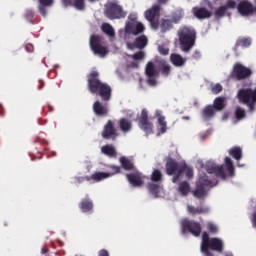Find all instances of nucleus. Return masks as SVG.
Returning a JSON list of instances; mask_svg holds the SVG:
<instances>
[{"mask_svg": "<svg viewBox=\"0 0 256 256\" xmlns=\"http://www.w3.org/2000/svg\"><path fill=\"white\" fill-rule=\"evenodd\" d=\"M224 15H227V9L223 5L214 11L215 19H223Z\"/></svg>", "mask_w": 256, "mask_h": 256, "instance_id": "39", "label": "nucleus"}, {"mask_svg": "<svg viewBox=\"0 0 256 256\" xmlns=\"http://www.w3.org/2000/svg\"><path fill=\"white\" fill-rule=\"evenodd\" d=\"M147 189L151 195H154L157 197L159 195V184L156 183H148Z\"/></svg>", "mask_w": 256, "mask_h": 256, "instance_id": "40", "label": "nucleus"}, {"mask_svg": "<svg viewBox=\"0 0 256 256\" xmlns=\"http://www.w3.org/2000/svg\"><path fill=\"white\" fill-rule=\"evenodd\" d=\"M158 51H159L160 55H169V47H167L165 45L159 46Z\"/></svg>", "mask_w": 256, "mask_h": 256, "instance_id": "49", "label": "nucleus"}, {"mask_svg": "<svg viewBox=\"0 0 256 256\" xmlns=\"http://www.w3.org/2000/svg\"><path fill=\"white\" fill-rule=\"evenodd\" d=\"M109 169H111L112 172H108L110 175H117V173H121V167L120 166H115V165H110Z\"/></svg>", "mask_w": 256, "mask_h": 256, "instance_id": "48", "label": "nucleus"}, {"mask_svg": "<svg viewBox=\"0 0 256 256\" xmlns=\"http://www.w3.org/2000/svg\"><path fill=\"white\" fill-rule=\"evenodd\" d=\"M47 5L40 4L39 5V13L42 15V17L47 16Z\"/></svg>", "mask_w": 256, "mask_h": 256, "instance_id": "51", "label": "nucleus"}, {"mask_svg": "<svg viewBox=\"0 0 256 256\" xmlns=\"http://www.w3.org/2000/svg\"><path fill=\"white\" fill-rule=\"evenodd\" d=\"M235 117L238 121H241V119H245V109L237 107L235 111Z\"/></svg>", "mask_w": 256, "mask_h": 256, "instance_id": "43", "label": "nucleus"}, {"mask_svg": "<svg viewBox=\"0 0 256 256\" xmlns=\"http://www.w3.org/2000/svg\"><path fill=\"white\" fill-rule=\"evenodd\" d=\"M98 256H109V252L105 249L99 251Z\"/></svg>", "mask_w": 256, "mask_h": 256, "instance_id": "58", "label": "nucleus"}, {"mask_svg": "<svg viewBox=\"0 0 256 256\" xmlns=\"http://www.w3.org/2000/svg\"><path fill=\"white\" fill-rule=\"evenodd\" d=\"M159 11H161V6L154 5L150 10H147L145 12V17L147 21L153 22L155 20V17H157Z\"/></svg>", "mask_w": 256, "mask_h": 256, "instance_id": "29", "label": "nucleus"}, {"mask_svg": "<svg viewBox=\"0 0 256 256\" xmlns=\"http://www.w3.org/2000/svg\"><path fill=\"white\" fill-rule=\"evenodd\" d=\"M101 31L105 33V35H108L110 39H113L115 37V30L113 29V26L109 23H103L101 26Z\"/></svg>", "mask_w": 256, "mask_h": 256, "instance_id": "32", "label": "nucleus"}, {"mask_svg": "<svg viewBox=\"0 0 256 256\" xmlns=\"http://www.w3.org/2000/svg\"><path fill=\"white\" fill-rule=\"evenodd\" d=\"M118 127L122 133H129L133 129V122L129 118H120Z\"/></svg>", "mask_w": 256, "mask_h": 256, "instance_id": "24", "label": "nucleus"}, {"mask_svg": "<svg viewBox=\"0 0 256 256\" xmlns=\"http://www.w3.org/2000/svg\"><path fill=\"white\" fill-rule=\"evenodd\" d=\"M47 251H48L47 248H42V249H41V254H42V255H45V253H47Z\"/></svg>", "mask_w": 256, "mask_h": 256, "instance_id": "62", "label": "nucleus"}, {"mask_svg": "<svg viewBox=\"0 0 256 256\" xmlns=\"http://www.w3.org/2000/svg\"><path fill=\"white\" fill-rule=\"evenodd\" d=\"M120 164L122 166V168L125 171H135V164L133 163V161L125 156L120 157L119 159Z\"/></svg>", "mask_w": 256, "mask_h": 256, "instance_id": "28", "label": "nucleus"}, {"mask_svg": "<svg viewBox=\"0 0 256 256\" xmlns=\"http://www.w3.org/2000/svg\"><path fill=\"white\" fill-rule=\"evenodd\" d=\"M192 13L194 15V17H196V19H211V17H213V12L209 11V9L205 8V7H194L192 8Z\"/></svg>", "mask_w": 256, "mask_h": 256, "instance_id": "18", "label": "nucleus"}, {"mask_svg": "<svg viewBox=\"0 0 256 256\" xmlns=\"http://www.w3.org/2000/svg\"><path fill=\"white\" fill-rule=\"evenodd\" d=\"M216 251L217 253H223V240L219 238H211L208 243V251Z\"/></svg>", "mask_w": 256, "mask_h": 256, "instance_id": "23", "label": "nucleus"}, {"mask_svg": "<svg viewBox=\"0 0 256 256\" xmlns=\"http://www.w3.org/2000/svg\"><path fill=\"white\" fill-rule=\"evenodd\" d=\"M101 43H103V36L93 34L90 37L89 45L91 51L94 53V55H98L99 57H105L109 53V50Z\"/></svg>", "mask_w": 256, "mask_h": 256, "instance_id": "8", "label": "nucleus"}, {"mask_svg": "<svg viewBox=\"0 0 256 256\" xmlns=\"http://www.w3.org/2000/svg\"><path fill=\"white\" fill-rule=\"evenodd\" d=\"M156 63L157 65L155 66L152 61H149L145 66V75L147 77L146 83L150 87H155L157 85L159 72L164 75V77H169V75H171V65H169L165 59L156 60Z\"/></svg>", "mask_w": 256, "mask_h": 256, "instance_id": "2", "label": "nucleus"}, {"mask_svg": "<svg viewBox=\"0 0 256 256\" xmlns=\"http://www.w3.org/2000/svg\"><path fill=\"white\" fill-rule=\"evenodd\" d=\"M92 109L96 117H107L109 115V106L107 103L103 104L99 100L93 103Z\"/></svg>", "mask_w": 256, "mask_h": 256, "instance_id": "17", "label": "nucleus"}, {"mask_svg": "<svg viewBox=\"0 0 256 256\" xmlns=\"http://www.w3.org/2000/svg\"><path fill=\"white\" fill-rule=\"evenodd\" d=\"M186 177H188L189 179H191V177H193V169L188 168L186 170Z\"/></svg>", "mask_w": 256, "mask_h": 256, "instance_id": "57", "label": "nucleus"}, {"mask_svg": "<svg viewBox=\"0 0 256 256\" xmlns=\"http://www.w3.org/2000/svg\"><path fill=\"white\" fill-rule=\"evenodd\" d=\"M183 19V11H178L173 15V23H179Z\"/></svg>", "mask_w": 256, "mask_h": 256, "instance_id": "45", "label": "nucleus"}, {"mask_svg": "<svg viewBox=\"0 0 256 256\" xmlns=\"http://www.w3.org/2000/svg\"><path fill=\"white\" fill-rule=\"evenodd\" d=\"M201 57V51L199 50H195L193 55H192V59H199Z\"/></svg>", "mask_w": 256, "mask_h": 256, "instance_id": "55", "label": "nucleus"}, {"mask_svg": "<svg viewBox=\"0 0 256 256\" xmlns=\"http://www.w3.org/2000/svg\"><path fill=\"white\" fill-rule=\"evenodd\" d=\"M72 7H75L78 11L85 10V0H73Z\"/></svg>", "mask_w": 256, "mask_h": 256, "instance_id": "42", "label": "nucleus"}, {"mask_svg": "<svg viewBox=\"0 0 256 256\" xmlns=\"http://www.w3.org/2000/svg\"><path fill=\"white\" fill-rule=\"evenodd\" d=\"M225 101V97H217L215 98L212 107H214L216 111H223L225 108Z\"/></svg>", "mask_w": 256, "mask_h": 256, "instance_id": "33", "label": "nucleus"}, {"mask_svg": "<svg viewBox=\"0 0 256 256\" xmlns=\"http://www.w3.org/2000/svg\"><path fill=\"white\" fill-rule=\"evenodd\" d=\"M237 11L242 17H249L253 15L254 7L249 0H242L237 5Z\"/></svg>", "mask_w": 256, "mask_h": 256, "instance_id": "14", "label": "nucleus"}, {"mask_svg": "<svg viewBox=\"0 0 256 256\" xmlns=\"http://www.w3.org/2000/svg\"><path fill=\"white\" fill-rule=\"evenodd\" d=\"M147 43H149L147 36L141 35L136 37L134 42H127L126 47L130 51H133L134 49H145V47H147Z\"/></svg>", "mask_w": 256, "mask_h": 256, "instance_id": "16", "label": "nucleus"}, {"mask_svg": "<svg viewBox=\"0 0 256 256\" xmlns=\"http://www.w3.org/2000/svg\"><path fill=\"white\" fill-rule=\"evenodd\" d=\"M177 35L181 51L183 53H189L195 47L197 32L191 26H182L178 29Z\"/></svg>", "mask_w": 256, "mask_h": 256, "instance_id": "3", "label": "nucleus"}, {"mask_svg": "<svg viewBox=\"0 0 256 256\" xmlns=\"http://www.w3.org/2000/svg\"><path fill=\"white\" fill-rule=\"evenodd\" d=\"M187 212L190 215H205L209 212V207H206V206L195 207V206L188 205Z\"/></svg>", "mask_w": 256, "mask_h": 256, "instance_id": "25", "label": "nucleus"}, {"mask_svg": "<svg viewBox=\"0 0 256 256\" xmlns=\"http://www.w3.org/2000/svg\"><path fill=\"white\" fill-rule=\"evenodd\" d=\"M207 187H213V182H211L207 176H203L199 179L193 191V195L196 199H205V197H207Z\"/></svg>", "mask_w": 256, "mask_h": 256, "instance_id": "10", "label": "nucleus"}, {"mask_svg": "<svg viewBox=\"0 0 256 256\" xmlns=\"http://www.w3.org/2000/svg\"><path fill=\"white\" fill-rule=\"evenodd\" d=\"M166 173L168 175H174L172 178L173 183H177L179 178L185 171H187V164L179 163L174 159H169L165 165Z\"/></svg>", "mask_w": 256, "mask_h": 256, "instance_id": "6", "label": "nucleus"}, {"mask_svg": "<svg viewBox=\"0 0 256 256\" xmlns=\"http://www.w3.org/2000/svg\"><path fill=\"white\" fill-rule=\"evenodd\" d=\"M160 28L162 33H165L169 31L170 29H173V22L171 20H162L160 24Z\"/></svg>", "mask_w": 256, "mask_h": 256, "instance_id": "38", "label": "nucleus"}, {"mask_svg": "<svg viewBox=\"0 0 256 256\" xmlns=\"http://www.w3.org/2000/svg\"><path fill=\"white\" fill-rule=\"evenodd\" d=\"M181 227H182V233H191V235H193L194 237H199L201 235V223L199 222H195L193 220H187L185 219L184 221H182L181 223Z\"/></svg>", "mask_w": 256, "mask_h": 256, "instance_id": "11", "label": "nucleus"}, {"mask_svg": "<svg viewBox=\"0 0 256 256\" xmlns=\"http://www.w3.org/2000/svg\"><path fill=\"white\" fill-rule=\"evenodd\" d=\"M40 5H47L51 7L53 5V0H38Z\"/></svg>", "mask_w": 256, "mask_h": 256, "instance_id": "53", "label": "nucleus"}, {"mask_svg": "<svg viewBox=\"0 0 256 256\" xmlns=\"http://www.w3.org/2000/svg\"><path fill=\"white\" fill-rule=\"evenodd\" d=\"M101 136L104 139H111L112 141H117V137H119V132L117 128H115V123L112 120H108L104 125Z\"/></svg>", "mask_w": 256, "mask_h": 256, "instance_id": "13", "label": "nucleus"}, {"mask_svg": "<svg viewBox=\"0 0 256 256\" xmlns=\"http://www.w3.org/2000/svg\"><path fill=\"white\" fill-rule=\"evenodd\" d=\"M207 229H208V231H210V233H217V231H218L217 225H215L213 223H208Z\"/></svg>", "mask_w": 256, "mask_h": 256, "instance_id": "52", "label": "nucleus"}, {"mask_svg": "<svg viewBox=\"0 0 256 256\" xmlns=\"http://www.w3.org/2000/svg\"><path fill=\"white\" fill-rule=\"evenodd\" d=\"M100 74L98 71H92L87 76V88L92 95H96L101 98L104 103L111 101L113 96V88L103 81H101Z\"/></svg>", "mask_w": 256, "mask_h": 256, "instance_id": "1", "label": "nucleus"}, {"mask_svg": "<svg viewBox=\"0 0 256 256\" xmlns=\"http://www.w3.org/2000/svg\"><path fill=\"white\" fill-rule=\"evenodd\" d=\"M63 4L65 5V7H73L72 0H63Z\"/></svg>", "mask_w": 256, "mask_h": 256, "instance_id": "56", "label": "nucleus"}, {"mask_svg": "<svg viewBox=\"0 0 256 256\" xmlns=\"http://www.w3.org/2000/svg\"><path fill=\"white\" fill-rule=\"evenodd\" d=\"M161 179H163V174L161 173V171L159 169L153 170L151 174V181H154V183H159Z\"/></svg>", "mask_w": 256, "mask_h": 256, "instance_id": "41", "label": "nucleus"}, {"mask_svg": "<svg viewBox=\"0 0 256 256\" xmlns=\"http://www.w3.org/2000/svg\"><path fill=\"white\" fill-rule=\"evenodd\" d=\"M215 108L213 105H208L202 110V118L204 121H209V119H213L215 117Z\"/></svg>", "mask_w": 256, "mask_h": 256, "instance_id": "30", "label": "nucleus"}, {"mask_svg": "<svg viewBox=\"0 0 256 256\" xmlns=\"http://www.w3.org/2000/svg\"><path fill=\"white\" fill-rule=\"evenodd\" d=\"M104 15L113 21L115 19H125V17H127V12L123 11L121 5L115 2H110L105 5Z\"/></svg>", "mask_w": 256, "mask_h": 256, "instance_id": "7", "label": "nucleus"}, {"mask_svg": "<svg viewBox=\"0 0 256 256\" xmlns=\"http://www.w3.org/2000/svg\"><path fill=\"white\" fill-rule=\"evenodd\" d=\"M211 242V238H209V233H202V242H201V251L205 256H214L209 250V243Z\"/></svg>", "mask_w": 256, "mask_h": 256, "instance_id": "21", "label": "nucleus"}, {"mask_svg": "<svg viewBox=\"0 0 256 256\" xmlns=\"http://www.w3.org/2000/svg\"><path fill=\"white\" fill-rule=\"evenodd\" d=\"M252 75L253 71L239 62L234 64L230 74L231 79H234L235 81H245V79H249Z\"/></svg>", "mask_w": 256, "mask_h": 256, "instance_id": "9", "label": "nucleus"}, {"mask_svg": "<svg viewBox=\"0 0 256 256\" xmlns=\"http://www.w3.org/2000/svg\"><path fill=\"white\" fill-rule=\"evenodd\" d=\"M132 59H133L134 61H143V59H145V52H143V51H138V52L134 53V54L132 55Z\"/></svg>", "mask_w": 256, "mask_h": 256, "instance_id": "44", "label": "nucleus"}, {"mask_svg": "<svg viewBox=\"0 0 256 256\" xmlns=\"http://www.w3.org/2000/svg\"><path fill=\"white\" fill-rule=\"evenodd\" d=\"M226 256H233V254H226Z\"/></svg>", "mask_w": 256, "mask_h": 256, "instance_id": "64", "label": "nucleus"}, {"mask_svg": "<svg viewBox=\"0 0 256 256\" xmlns=\"http://www.w3.org/2000/svg\"><path fill=\"white\" fill-rule=\"evenodd\" d=\"M160 5H165L169 0H157Z\"/></svg>", "mask_w": 256, "mask_h": 256, "instance_id": "61", "label": "nucleus"}, {"mask_svg": "<svg viewBox=\"0 0 256 256\" xmlns=\"http://www.w3.org/2000/svg\"><path fill=\"white\" fill-rule=\"evenodd\" d=\"M101 151L106 157H117V150L114 145L106 144L102 146Z\"/></svg>", "mask_w": 256, "mask_h": 256, "instance_id": "31", "label": "nucleus"}, {"mask_svg": "<svg viewBox=\"0 0 256 256\" xmlns=\"http://www.w3.org/2000/svg\"><path fill=\"white\" fill-rule=\"evenodd\" d=\"M170 61L174 67H183L187 63V59L183 58L181 54L172 53L170 55Z\"/></svg>", "mask_w": 256, "mask_h": 256, "instance_id": "26", "label": "nucleus"}, {"mask_svg": "<svg viewBox=\"0 0 256 256\" xmlns=\"http://www.w3.org/2000/svg\"><path fill=\"white\" fill-rule=\"evenodd\" d=\"M33 17H35V12H33L32 10H28L26 12V18L29 19V21H31Z\"/></svg>", "mask_w": 256, "mask_h": 256, "instance_id": "54", "label": "nucleus"}, {"mask_svg": "<svg viewBox=\"0 0 256 256\" xmlns=\"http://www.w3.org/2000/svg\"><path fill=\"white\" fill-rule=\"evenodd\" d=\"M253 227H256V212L252 214V219H251Z\"/></svg>", "mask_w": 256, "mask_h": 256, "instance_id": "59", "label": "nucleus"}, {"mask_svg": "<svg viewBox=\"0 0 256 256\" xmlns=\"http://www.w3.org/2000/svg\"><path fill=\"white\" fill-rule=\"evenodd\" d=\"M211 91L214 93V95H219V93L223 91V86L221 84H216L212 86Z\"/></svg>", "mask_w": 256, "mask_h": 256, "instance_id": "47", "label": "nucleus"}, {"mask_svg": "<svg viewBox=\"0 0 256 256\" xmlns=\"http://www.w3.org/2000/svg\"><path fill=\"white\" fill-rule=\"evenodd\" d=\"M190 189H191V186L189 185V182L183 181L179 184L178 193H180V195H183V197H185L189 195Z\"/></svg>", "mask_w": 256, "mask_h": 256, "instance_id": "34", "label": "nucleus"}, {"mask_svg": "<svg viewBox=\"0 0 256 256\" xmlns=\"http://www.w3.org/2000/svg\"><path fill=\"white\" fill-rule=\"evenodd\" d=\"M225 165L228 171V175L230 177H233L235 175V166H233V161L231 160V158L229 157L225 158Z\"/></svg>", "mask_w": 256, "mask_h": 256, "instance_id": "37", "label": "nucleus"}, {"mask_svg": "<svg viewBox=\"0 0 256 256\" xmlns=\"http://www.w3.org/2000/svg\"><path fill=\"white\" fill-rule=\"evenodd\" d=\"M85 181L90 182L89 176H80L75 178V183L77 184L85 183Z\"/></svg>", "mask_w": 256, "mask_h": 256, "instance_id": "50", "label": "nucleus"}, {"mask_svg": "<svg viewBox=\"0 0 256 256\" xmlns=\"http://www.w3.org/2000/svg\"><path fill=\"white\" fill-rule=\"evenodd\" d=\"M49 107V111H53V107L51 106H48Z\"/></svg>", "mask_w": 256, "mask_h": 256, "instance_id": "63", "label": "nucleus"}, {"mask_svg": "<svg viewBox=\"0 0 256 256\" xmlns=\"http://www.w3.org/2000/svg\"><path fill=\"white\" fill-rule=\"evenodd\" d=\"M79 209L82 213H91L93 211V200L89 198V195H86L79 203Z\"/></svg>", "mask_w": 256, "mask_h": 256, "instance_id": "22", "label": "nucleus"}, {"mask_svg": "<svg viewBox=\"0 0 256 256\" xmlns=\"http://www.w3.org/2000/svg\"><path fill=\"white\" fill-rule=\"evenodd\" d=\"M109 177H113V174H109V172H95L89 176V181L99 183V181H103V179H109Z\"/></svg>", "mask_w": 256, "mask_h": 256, "instance_id": "27", "label": "nucleus"}, {"mask_svg": "<svg viewBox=\"0 0 256 256\" xmlns=\"http://www.w3.org/2000/svg\"><path fill=\"white\" fill-rule=\"evenodd\" d=\"M134 172L126 174V179L132 185V187H142L145 181L143 180V174L139 170H133Z\"/></svg>", "mask_w": 256, "mask_h": 256, "instance_id": "15", "label": "nucleus"}, {"mask_svg": "<svg viewBox=\"0 0 256 256\" xmlns=\"http://www.w3.org/2000/svg\"><path fill=\"white\" fill-rule=\"evenodd\" d=\"M237 97L239 100V103L242 105H246L250 111V113H253L255 111V105H256V88H242L238 90Z\"/></svg>", "mask_w": 256, "mask_h": 256, "instance_id": "5", "label": "nucleus"}, {"mask_svg": "<svg viewBox=\"0 0 256 256\" xmlns=\"http://www.w3.org/2000/svg\"><path fill=\"white\" fill-rule=\"evenodd\" d=\"M207 173H210V175H216V177H219L220 179H227V174H225V170L223 169V166L218 165H208L206 168Z\"/></svg>", "mask_w": 256, "mask_h": 256, "instance_id": "20", "label": "nucleus"}, {"mask_svg": "<svg viewBox=\"0 0 256 256\" xmlns=\"http://www.w3.org/2000/svg\"><path fill=\"white\" fill-rule=\"evenodd\" d=\"M161 110H156L154 117L157 119L158 123V131L161 133V135H164V133H167V120H165V116H163Z\"/></svg>", "mask_w": 256, "mask_h": 256, "instance_id": "19", "label": "nucleus"}, {"mask_svg": "<svg viewBox=\"0 0 256 256\" xmlns=\"http://www.w3.org/2000/svg\"><path fill=\"white\" fill-rule=\"evenodd\" d=\"M141 33H145V26L143 23L139 22L137 14H129L124 26V39H127L129 35L137 37V35H141Z\"/></svg>", "mask_w": 256, "mask_h": 256, "instance_id": "4", "label": "nucleus"}, {"mask_svg": "<svg viewBox=\"0 0 256 256\" xmlns=\"http://www.w3.org/2000/svg\"><path fill=\"white\" fill-rule=\"evenodd\" d=\"M229 155L236 159V161H241L243 157V151L241 150L240 147H233L232 149L229 150Z\"/></svg>", "mask_w": 256, "mask_h": 256, "instance_id": "36", "label": "nucleus"}, {"mask_svg": "<svg viewBox=\"0 0 256 256\" xmlns=\"http://www.w3.org/2000/svg\"><path fill=\"white\" fill-rule=\"evenodd\" d=\"M138 127L142 129L146 135H151V133H153V123L149 121V113L147 112V109L141 111Z\"/></svg>", "mask_w": 256, "mask_h": 256, "instance_id": "12", "label": "nucleus"}, {"mask_svg": "<svg viewBox=\"0 0 256 256\" xmlns=\"http://www.w3.org/2000/svg\"><path fill=\"white\" fill-rule=\"evenodd\" d=\"M228 11V9H235L237 7V2L235 0H228L225 5H223Z\"/></svg>", "mask_w": 256, "mask_h": 256, "instance_id": "46", "label": "nucleus"}, {"mask_svg": "<svg viewBox=\"0 0 256 256\" xmlns=\"http://www.w3.org/2000/svg\"><path fill=\"white\" fill-rule=\"evenodd\" d=\"M239 47H244V48L251 47V38L249 37L239 38L236 41L235 48L239 49Z\"/></svg>", "mask_w": 256, "mask_h": 256, "instance_id": "35", "label": "nucleus"}, {"mask_svg": "<svg viewBox=\"0 0 256 256\" xmlns=\"http://www.w3.org/2000/svg\"><path fill=\"white\" fill-rule=\"evenodd\" d=\"M43 87H45V82L40 81V85L38 86L39 91H41V89H43Z\"/></svg>", "mask_w": 256, "mask_h": 256, "instance_id": "60", "label": "nucleus"}]
</instances>
